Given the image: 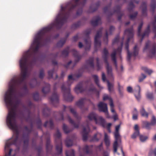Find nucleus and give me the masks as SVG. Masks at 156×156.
Returning <instances> with one entry per match:
<instances>
[{"mask_svg": "<svg viewBox=\"0 0 156 156\" xmlns=\"http://www.w3.org/2000/svg\"><path fill=\"white\" fill-rule=\"evenodd\" d=\"M55 27H45L42 28L36 34L34 39L33 43L30 48L25 52L19 61L20 66L21 69L20 76L17 79L12 80L9 84V87L13 84L14 80H18L22 77L23 72L26 73V76L23 80L19 84L16 86L15 92L17 90L20 88L22 85L23 90L26 93L28 92L27 87L25 80L27 77L28 65L29 63L32 65L36 62L37 60V55L40 47L44 46L50 41L51 36L49 35L50 32ZM57 29H60L61 27H55Z\"/></svg>", "mask_w": 156, "mask_h": 156, "instance_id": "nucleus-1", "label": "nucleus"}, {"mask_svg": "<svg viewBox=\"0 0 156 156\" xmlns=\"http://www.w3.org/2000/svg\"><path fill=\"white\" fill-rule=\"evenodd\" d=\"M124 34L125 35H127L128 36V38L127 41L125 43V49L127 50V59L129 61L130 60L131 56L132 55L135 57L138 54V51L137 49V46L136 45L133 48V51L132 54L129 52V42L130 39L133 37V27L128 28L126 30L124 31Z\"/></svg>", "mask_w": 156, "mask_h": 156, "instance_id": "nucleus-2", "label": "nucleus"}, {"mask_svg": "<svg viewBox=\"0 0 156 156\" xmlns=\"http://www.w3.org/2000/svg\"><path fill=\"white\" fill-rule=\"evenodd\" d=\"M28 115L26 119V120L27 121L29 122L30 123V129H28L27 126L24 127L25 130L28 133L27 135L25 134H23V136L24 139V147H27L28 146L29 140V134L32 131L33 127L34 121L33 119L30 117L31 112L29 110H28Z\"/></svg>", "mask_w": 156, "mask_h": 156, "instance_id": "nucleus-3", "label": "nucleus"}, {"mask_svg": "<svg viewBox=\"0 0 156 156\" xmlns=\"http://www.w3.org/2000/svg\"><path fill=\"white\" fill-rule=\"evenodd\" d=\"M75 79L73 77L72 75H69L68 77V80L67 83L68 86L66 87L65 84H63L62 85L61 88L62 92L63 93V98L64 100L68 101H72L74 98L71 94L70 93V90L69 87V82L71 80H74Z\"/></svg>", "mask_w": 156, "mask_h": 156, "instance_id": "nucleus-4", "label": "nucleus"}, {"mask_svg": "<svg viewBox=\"0 0 156 156\" xmlns=\"http://www.w3.org/2000/svg\"><path fill=\"white\" fill-rule=\"evenodd\" d=\"M74 90L75 92L77 94L81 93L85 91L94 92L96 94L98 97L99 96V91L95 88L94 84L92 83L90 84L89 87H87L84 88L83 86L82 83L80 82L76 87L74 89Z\"/></svg>", "mask_w": 156, "mask_h": 156, "instance_id": "nucleus-5", "label": "nucleus"}, {"mask_svg": "<svg viewBox=\"0 0 156 156\" xmlns=\"http://www.w3.org/2000/svg\"><path fill=\"white\" fill-rule=\"evenodd\" d=\"M67 108H68V109L69 110L70 112L73 114L74 116L78 121V122L77 123H76L73 119H72L71 118L69 115H68L67 118L70 124L73 125L74 128H78L80 124V120L81 119V117L78 115V114L76 112L75 110L72 108L70 106L67 107L66 106H64V112L65 111Z\"/></svg>", "mask_w": 156, "mask_h": 156, "instance_id": "nucleus-6", "label": "nucleus"}, {"mask_svg": "<svg viewBox=\"0 0 156 156\" xmlns=\"http://www.w3.org/2000/svg\"><path fill=\"white\" fill-rule=\"evenodd\" d=\"M147 50H148L150 57H152L154 56L156 52V43H154L152 44H151L150 41H148L146 43L144 51H145Z\"/></svg>", "mask_w": 156, "mask_h": 156, "instance_id": "nucleus-7", "label": "nucleus"}, {"mask_svg": "<svg viewBox=\"0 0 156 156\" xmlns=\"http://www.w3.org/2000/svg\"><path fill=\"white\" fill-rule=\"evenodd\" d=\"M87 117L90 120H94L96 124H99L103 127H106V124L105 119L102 117H99L97 118V115L95 113L91 112L89 114Z\"/></svg>", "mask_w": 156, "mask_h": 156, "instance_id": "nucleus-8", "label": "nucleus"}, {"mask_svg": "<svg viewBox=\"0 0 156 156\" xmlns=\"http://www.w3.org/2000/svg\"><path fill=\"white\" fill-rule=\"evenodd\" d=\"M120 126V124H119L115 126V131L114 133L115 141L113 144V147L115 153L117 151L118 143H121V138L119 132Z\"/></svg>", "mask_w": 156, "mask_h": 156, "instance_id": "nucleus-9", "label": "nucleus"}, {"mask_svg": "<svg viewBox=\"0 0 156 156\" xmlns=\"http://www.w3.org/2000/svg\"><path fill=\"white\" fill-rule=\"evenodd\" d=\"M55 137L56 149L58 154H61L62 151V142L61 139V134L59 130H57L55 134Z\"/></svg>", "mask_w": 156, "mask_h": 156, "instance_id": "nucleus-10", "label": "nucleus"}, {"mask_svg": "<svg viewBox=\"0 0 156 156\" xmlns=\"http://www.w3.org/2000/svg\"><path fill=\"white\" fill-rule=\"evenodd\" d=\"M124 37L122 38V41L121 43V46L118 47L117 49H114L112 52L111 54V56L112 60L113 62L114 65L116 69H117V65L116 58V55L117 53H121L122 51V48L123 44V41Z\"/></svg>", "mask_w": 156, "mask_h": 156, "instance_id": "nucleus-11", "label": "nucleus"}, {"mask_svg": "<svg viewBox=\"0 0 156 156\" xmlns=\"http://www.w3.org/2000/svg\"><path fill=\"white\" fill-rule=\"evenodd\" d=\"M103 28H100L97 31L94 38V49L95 51H97L98 48H100L101 45V42L99 40L101 37L102 34V31Z\"/></svg>", "mask_w": 156, "mask_h": 156, "instance_id": "nucleus-12", "label": "nucleus"}, {"mask_svg": "<svg viewBox=\"0 0 156 156\" xmlns=\"http://www.w3.org/2000/svg\"><path fill=\"white\" fill-rule=\"evenodd\" d=\"M143 25V22L141 23L139 25L137 35L138 37H141V38L140 40V42H141L143 41V38L145 36H148L150 32V25H148L144 33L141 35V29L142 28Z\"/></svg>", "mask_w": 156, "mask_h": 156, "instance_id": "nucleus-13", "label": "nucleus"}, {"mask_svg": "<svg viewBox=\"0 0 156 156\" xmlns=\"http://www.w3.org/2000/svg\"><path fill=\"white\" fill-rule=\"evenodd\" d=\"M56 85V83L55 84L53 88L54 92H53L52 96L50 98L51 103L55 106H56V105H55V104H58L59 102L58 96L57 92L55 91L56 89L55 87Z\"/></svg>", "mask_w": 156, "mask_h": 156, "instance_id": "nucleus-14", "label": "nucleus"}, {"mask_svg": "<svg viewBox=\"0 0 156 156\" xmlns=\"http://www.w3.org/2000/svg\"><path fill=\"white\" fill-rule=\"evenodd\" d=\"M91 32V29H88L85 31L84 33L86 37V38L84 39V41L87 46L85 47L86 50H89L90 47L91 41L90 40L89 35Z\"/></svg>", "mask_w": 156, "mask_h": 156, "instance_id": "nucleus-15", "label": "nucleus"}, {"mask_svg": "<svg viewBox=\"0 0 156 156\" xmlns=\"http://www.w3.org/2000/svg\"><path fill=\"white\" fill-rule=\"evenodd\" d=\"M98 106L100 112H104L107 118H110L108 110V108L106 104L102 102H100L98 104Z\"/></svg>", "mask_w": 156, "mask_h": 156, "instance_id": "nucleus-16", "label": "nucleus"}, {"mask_svg": "<svg viewBox=\"0 0 156 156\" xmlns=\"http://www.w3.org/2000/svg\"><path fill=\"white\" fill-rule=\"evenodd\" d=\"M121 7L120 5L116 6L114 8V10L112 12H111L110 14L111 15H112L114 13H116L118 15V20L120 21L123 16V13L120 11Z\"/></svg>", "mask_w": 156, "mask_h": 156, "instance_id": "nucleus-17", "label": "nucleus"}, {"mask_svg": "<svg viewBox=\"0 0 156 156\" xmlns=\"http://www.w3.org/2000/svg\"><path fill=\"white\" fill-rule=\"evenodd\" d=\"M87 124L86 127H84L82 131L83 140V141H86L87 139V135L90 131L88 121H87Z\"/></svg>", "mask_w": 156, "mask_h": 156, "instance_id": "nucleus-18", "label": "nucleus"}, {"mask_svg": "<svg viewBox=\"0 0 156 156\" xmlns=\"http://www.w3.org/2000/svg\"><path fill=\"white\" fill-rule=\"evenodd\" d=\"M101 23V19L98 16H94L91 21V23L93 26H98L99 24Z\"/></svg>", "mask_w": 156, "mask_h": 156, "instance_id": "nucleus-19", "label": "nucleus"}, {"mask_svg": "<svg viewBox=\"0 0 156 156\" xmlns=\"http://www.w3.org/2000/svg\"><path fill=\"white\" fill-rule=\"evenodd\" d=\"M71 51L73 53V56L75 58V61L76 63H77L81 59L82 56L78 55V52L75 49L72 50Z\"/></svg>", "mask_w": 156, "mask_h": 156, "instance_id": "nucleus-20", "label": "nucleus"}, {"mask_svg": "<svg viewBox=\"0 0 156 156\" xmlns=\"http://www.w3.org/2000/svg\"><path fill=\"white\" fill-rule=\"evenodd\" d=\"M106 65V69L108 76L109 77H112V69L111 66L109 65L108 62H104Z\"/></svg>", "mask_w": 156, "mask_h": 156, "instance_id": "nucleus-21", "label": "nucleus"}, {"mask_svg": "<svg viewBox=\"0 0 156 156\" xmlns=\"http://www.w3.org/2000/svg\"><path fill=\"white\" fill-rule=\"evenodd\" d=\"M86 99L85 98H81L76 103V105L80 109H82L84 107V104Z\"/></svg>", "mask_w": 156, "mask_h": 156, "instance_id": "nucleus-22", "label": "nucleus"}, {"mask_svg": "<svg viewBox=\"0 0 156 156\" xmlns=\"http://www.w3.org/2000/svg\"><path fill=\"white\" fill-rule=\"evenodd\" d=\"M69 36V34H68L66 35V37L61 39L57 44L56 46L58 47H61L65 43L67 38Z\"/></svg>", "mask_w": 156, "mask_h": 156, "instance_id": "nucleus-23", "label": "nucleus"}, {"mask_svg": "<svg viewBox=\"0 0 156 156\" xmlns=\"http://www.w3.org/2000/svg\"><path fill=\"white\" fill-rule=\"evenodd\" d=\"M139 1L137 0H132L130 1L129 5L128 8V10L129 12H131L133 9L135 7V5L133 4V3L136 4L139 3Z\"/></svg>", "mask_w": 156, "mask_h": 156, "instance_id": "nucleus-24", "label": "nucleus"}, {"mask_svg": "<svg viewBox=\"0 0 156 156\" xmlns=\"http://www.w3.org/2000/svg\"><path fill=\"white\" fill-rule=\"evenodd\" d=\"M100 5V2L98 1L95 5L90 6L89 8L90 12H93L97 10Z\"/></svg>", "mask_w": 156, "mask_h": 156, "instance_id": "nucleus-25", "label": "nucleus"}, {"mask_svg": "<svg viewBox=\"0 0 156 156\" xmlns=\"http://www.w3.org/2000/svg\"><path fill=\"white\" fill-rule=\"evenodd\" d=\"M45 85L42 90V92L44 94L48 93L50 90V85L49 84L45 83Z\"/></svg>", "mask_w": 156, "mask_h": 156, "instance_id": "nucleus-26", "label": "nucleus"}, {"mask_svg": "<svg viewBox=\"0 0 156 156\" xmlns=\"http://www.w3.org/2000/svg\"><path fill=\"white\" fill-rule=\"evenodd\" d=\"M141 7L142 9V15L143 16H146L147 10V3L145 2H142Z\"/></svg>", "mask_w": 156, "mask_h": 156, "instance_id": "nucleus-27", "label": "nucleus"}, {"mask_svg": "<svg viewBox=\"0 0 156 156\" xmlns=\"http://www.w3.org/2000/svg\"><path fill=\"white\" fill-rule=\"evenodd\" d=\"M103 55L102 56L104 59V62L107 63L108 62V50L106 48H105L103 50Z\"/></svg>", "mask_w": 156, "mask_h": 156, "instance_id": "nucleus-28", "label": "nucleus"}, {"mask_svg": "<svg viewBox=\"0 0 156 156\" xmlns=\"http://www.w3.org/2000/svg\"><path fill=\"white\" fill-rule=\"evenodd\" d=\"M50 141L49 139L47 140L46 143V149L48 153H50L52 149V146L50 144Z\"/></svg>", "mask_w": 156, "mask_h": 156, "instance_id": "nucleus-29", "label": "nucleus"}, {"mask_svg": "<svg viewBox=\"0 0 156 156\" xmlns=\"http://www.w3.org/2000/svg\"><path fill=\"white\" fill-rule=\"evenodd\" d=\"M136 87L138 90V91H135L134 92V94L135 97L136 99L139 101L140 98V87L139 85H137Z\"/></svg>", "mask_w": 156, "mask_h": 156, "instance_id": "nucleus-30", "label": "nucleus"}, {"mask_svg": "<svg viewBox=\"0 0 156 156\" xmlns=\"http://www.w3.org/2000/svg\"><path fill=\"white\" fill-rule=\"evenodd\" d=\"M92 77L94 79L95 83L97 85L98 87L102 89V87L100 86L99 84L98 77V75H92Z\"/></svg>", "mask_w": 156, "mask_h": 156, "instance_id": "nucleus-31", "label": "nucleus"}, {"mask_svg": "<svg viewBox=\"0 0 156 156\" xmlns=\"http://www.w3.org/2000/svg\"><path fill=\"white\" fill-rule=\"evenodd\" d=\"M94 58L90 57L89 59L86 61V63L91 67L94 68Z\"/></svg>", "mask_w": 156, "mask_h": 156, "instance_id": "nucleus-32", "label": "nucleus"}, {"mask_svg": "<svg viewBox=\"0 0 156 156\" xmlns=\"http://www.w3.org/2000/svg\"><path fill=\"white\" fill-rule=\"evenodd\" d=\"M50 109L46 105L45 108L43 110V114L45 116H48L50 114Z\"/></svg>", "mask_w": 156, "mask_h": 156, "instance_id": "nucleus-33", "label": "nucleus"}, {"mask_svg": "<svg viewBox=\"0 0 156 156\" xmlns=\"http://www.w3.org/2000/svg\"><path fill=\"white\" fill-rule=\"evenodd\" d=\"M83 151L84 152L87 154H91L92 153V151L90 150L89 146L87 145H86L83 147Z\"/></svg>", "mask_w": 156, "mask_h": 156, "instance_id": "nucleus-34", "label": "nucleus"}, {"mask_svg": "<svg viewBox=\"0 0 156 156\" xmlns=\"http://www.w3.org/2000/svg\"><path fill=\"white\" fill-rule=\"evenodd\" d=\"M69 47H67L65 49L62 51V56L65 57H67L69 53Z\"/></svg>", "mask_w": 156, "mask_h": 156, "instance_id": "nucleus-35", "label": "nucleus"}, {"mask_svg": "<svg viewBox=\"0 0 156 156\" xmlns=\"http://www.w3.org/2000/svg\"><path fill=\"white\" fill-rule=\"evenodd\" d=\"M105 144L107 147L109 146L110 144V141L109 136L106 133H105V137L104 139Z\"/></svg>", "mask_w": 156, "mask_h": 156, "instance_id": "nucleus-36", "label": "nucleus"}, {"mask_svg": "<svg viewBox=\"0 0 156 156\" xmlns=\"http://www.w3.org/2000/svg\"><path fill=\"white\" fill-rule=\"evenodd\" d=\"M140 112L142 116L145 117L147 118H148V114L147 112L146 111L144 107H142L140 111Z\"/></svg>", "mask_w": 156, "mask_h": 156, "instance_id": "nucleus-37", "label": "nucleus"}, {"mask_svg": "<svg viewBox=\"0 0 156 156\" xmlns=\"http://www.w3.org/2000/svg\"><path fill=\"white\" fill-rule=\"evenodd\" d=\"M48 123L49 126L50 128L51 129H53L54 127V124L52 120L51 119L50 120L49 122L48 121H46L44 124V126L46 127Z\"/></svg>", "mask_w": 156, "mask_h": 156, "instance_id": "nucleus-38", "label": "nucleus"}, {"mask_svg": "<svg viewBox=\"0 0 156 156\" xmlns=\"http://www.w3.org/2000/svg\"><path fill=\"white\" fill-rule=\"evenodd\" d=\"M81 25V23L80 21H78L73 23L71 26L72 29H75L79 27Z\"/></svg>", "mask_w": 156, "mask_h": 156, "instance_id": "nucleus-39", "label": "nucleus"}, {"mask_svg": "<svg viewBox=\"0 0 156 156\" xmlns=\"http://www.w3.org/2000/svg\"><path fill=\"white\" fill-rule=\"evenodd\" d=\"M74 151L73 150H67L66 152V156H75Z\"/></svg>", "mask_w": 156, "mask_h": 156, "instance_id": "nucleus-40", "label": "nucleus"}, {"mask_svg": "<svg viewBox=\"0 0 156 156\" xmlns=\"http://www.w3.org/2000/svg\"><path fill=\"white\" fill-rule=\"evenodd\" d=\"M156 7V2L155 0H151V7L152 12L154 13Z\"/></svg>", "mask_w": 156, "mask_h": 156, "instance_id": "nucleus-41", "label": "nucleus"}, {"mask_svg": "<svg viewBox=\"0 0 156 156\" xmlns=\"http://www.w3.org/2000/svg\"><path fill=\"white\" fill-rule=\"evenodd\" d=\"M65 144L67 147H69L72 145L73 142L71 139L67 138L65 141Z\"/></svg>", "mask_w": 156, "mask_h": 156, "instance_id": "nucleus-42", "label": "nucleus"}, {"mask_svg": "<svg viewBox=\"0 0 156 156\" xmlns=\"http://www.w3.org/2000/svg\"><path fill=\"white\" fill-rule=\"evenodd\" d=\"M62 128L64 133L66 134L69 133L72 130V129H69L65 124H63Z\"/></svg>", "mask_w": 156, "mask_h": 156, "instance_id": "nucleus-43", "label": "nucleus"}, {"mask_svg": "<svg viewBox=\"0 0 156 156\" xmlns=\"http://www.w3.org/2000/svg\"><path fill=\"white\" fill-rule=\"evenodd\" d=\"M36 124L37 126V128L39 129H41L42 126V122L39 118V116H38V117L37 119Z\"/></svg>", "mask_w": 156, "mask_h": 156, "instance_id": "nucleus-44", "label": "nucleus"}, {"mask_svg": "<svg viewBox=\"0 0 156 156\" xmlns=\"http://www.w3.org/2000/svg\"><path fill=\"white\" fill-rule=\"evenodd\" d=\"M154 22L152 23L153 25V31L154 32L155 34L154 37H156V26L155 25V22H156V15H155L154 16Z\"/></svg>", "mask_w": 156, "mask_h": 156, "instance_id": "nucleus-45", "label": "nucleus"}, {"mask_svg": "<svg viewBox=\"0 0 156 156\" xmlns=\"http://www.w3.org/2000/svg\"><path fill=\"white\" fill-rule=\"evenodd\" d=\"M138 112L136 108H134L133 112V120H136L137 119Z\"/></svg>", "mask_w": 156, "mask_h": 156, "instance_id": "nucleus-46", "label": "nucleus"}, {"mask_svg": "<svg viewBox=\"0 0 156 156\" xmlns=\"http://www.w3.org/2000/svg\"><path fill=\"white\" fill-rule=\"evenodd\" d=\"M141 69L143 70L144 72L149 75H150L153 72V71L149 69L146 67H142L141 68Z\"/></svg>", "mask_w": 156, "mask_h": 156, "instance_id": "nucleus-47", "label": "nucleus"}, {"mask_svg": "<svg viewBox=\"0 0 156 156\" xmlns=\"http://www.w3.org/2000/svg\"><path fill=\"white\" fill-rule=\"evenodd\" d=\"M107 82L108 84V89L109 92H111L113 89V85L108 80H107Z\"/></svg>", "mask_w": 156, "mask_h": 156, "instance_id": "nucleus-48", "label": "nucleus"}, {"mask_svg": "<svg viewBox=\"0 0 156 156\" xmlns=\"http://www.w3.org/2000/svg\"><path fill=\"white\" fill-rule=\"evenodd\" d=\"M33 98L36 101L39 100V94L37 92H36L34 93L33 95Z\"/></svg>", "mask_w": 156, "mask_h": 156, "instance_id": "nucleus-49", "label": "nucleus"}, {"mask_svg": "<svg viewBox=\"0 0 156 156\" xmlns=\"http://www.w3.org/2000/svg\"><path fill=\"white\" fill-rule=\"evenodd\" d=\"M44 70L43 69H41L40 71L39 77L41 79H42L44 78Z\"/></svg>", "mask_w": 156, "mask_h": 156, "instance_id": "nucleus-50", "label": "nucleus"}, {"mask_svg": "<svg viewBox=\"0 0 156 156\" xmlns=\"http://www.w3.org/2000/svg\"><path fill=\"white\" fill-rule=\"evenodd\" d=\"M54 71V69H53L52 70H49L48 72V78L50 79L52 78L53 74Z\"/></svg>", "mask_w": 156, "mask_h": 156, "instance_id": "nucleus-51", "label": "nucleus"}, {"mask_svg": "<svg viewBox=\"0 0 156 156\" xmlns=\"http://www.w3.org/2000/svg\"><path fill=\"white\" fill-rule=\"evenodd\" d=\"M147 97L150 100L153 99L154 96L152 93L148 92L146 94Z\"/></svg>", "mask_w": 156, "mask_h": 156, "instance_id": "nucleus-52", "label": "nucleus"}, {"mask_svg": "<svg viewBox=\"0 0 156 156\" xmlns=\"http://www.w3.org/2000/svg\"><path fill=\"white\" fill-rule=\"evenodd\" d=\"M148 138L146 136H144L142 135L140 136V139L141 142H144Z\"/></svg>", "mask_w": 156, "mask_h": 156, "instance_id": "nucleus-53", "label": "nucleus"}, {"mask_svg": "<svg viewBox=\"0 0 156 156\" xmlns=\"http://www.w3.org/2000/svg\"><path fill=\"white\" fill-rule=\"evenodd\" d=\"M146 75L143 73H142L141 76L139 77V81L141 82L143 80L146 78Z\"/></svg>", "mask_w": 156, "mask_h": 156, "instance_id": "nucleus-54", "label": "nucleus"}, {"mask_svg": "<svg viewBox=\"0 0 156 156\" xmlns=\"http://www.w3.org/2000/svg\"><path fill=\"white\" fill-rule=\"evenodd\" d=\"M139 131H135L133 134L132 135L131 138L133 139H135L137 136L139 135Z\"/></svg>", "mask_w": 156, "mask_h": 156, "instance_id": "nucleus-55", "label": "nucleus"}, {"mask_svg": "<svg viewBox=\"0 0 156 156\" xmlns=\"http://www.w3.org/2000/svg\"><path fill=\"white\" fill-rule=\"evenodd\" d=\"M97 65L96 66L97 68V70H99L101 69V66L99 64V59L98 58L96 59Z\"/></svg>", "mask_w": 156, "mask_h": 156, "instance_id": "nucleus-56", "label": "nucleus"}, {"mask_svg": "<svg viewBox=\"0 0 156 156\" xmlns=\"http://www.w3.org/2000/svg\"><path fill=\"white\" fill-rule=\"evenodd\" d=\"M104 41L107 44L108 41V31H106L104 37Z\"/></svg>", "mask_w": 156, "mask_h": 156, "instance_id": "nucleus-57", "label": "nucleus"}, {"mask_svg": "<svg viewBox=\"0 0 156 156\" xmlns=\"http://www.w3.org/2000/svg\"><path fill=\"white\" fill-rule=\"evenodd\" d=\"M156 122V119L154 116H153L150 123L151 125H154Z\"/></svg>", "mask_w": 156, "mask_h": 156, "instance_id": "nucleus-58", "label": "nucleus"}, {"mask_svg": "<svg viewBox=\"0 0 156 156\" xmlns=\"http://www.w3.org/2000/svg\"><path fill=\"white\" fill-rule=\"evenodd\" d=\"M137 12H136L133 14L130 15L129 16L130 19L132 20L134 19L137 16Z\"/></svg>", "mask_w": 156, "mask_h": 156, "instance_id": "nucleus-59", "label": "nucleus"}, {"mask_svg": "<svg viewBox=\"0 0 156 156\" xmlns=\"http://www.w3.org/2000/svg\"><path fill=\"white\" fill-rule=\"evenodd\" d=\"M32 82H34L35 83V84L34 85H33L32 84V83H31L30 84V86L31 87H32V88L34 87H35V86H37V85H38V84H37V81L36 79H34V80H32Z\"/></svg>", "mask_w": 156, "mask_h": 156, "instance_id": "nucleus-60", "label": "nucleus"}, {"mask_svg": "<svg viewBox=\"0 0 156 156\" xmlns=\"http://www.w3.org/2000/svg\"><path fill=\"white\" fill-rule=\"evenodd\" d=\"M97 134H95L93 137H92V139L90 140V141H98L99 140V139L97 138Z\"/></svg>", "mask_w": 156, "mask_h": 156, "instance_id": "nucleus-61", "label": "nucleus"}, {"mask_svg": "<svg viewBox=\"0 0 156 156\" xmlns=\"http://www.w3.org/2000/svg\"><path fill=\"white\" fill-rule=\"evenodd\" d=\"M118 86L119 93L121 95L122 94V90L123 89V87L120 85L119 83H118Z\"/></svg>", "mask_w": 156, "mask_h": 156, "instance_id": "nucleus-62", "label": "nucleus"}, {"mask_svg": "<svg viewBox=\"0 0 156 156\" xmlns=\"http://www.w3.org/2000/svg\"><path fill=\"white\" fill-rule=\"evenodd\" d=\"M81 70V69H80L79 71V72H78V73H77L75 75V76L77 78H79L82 76V73L80 72Z\"/></svg>", "mask_w": 156, "mask_h": 156, "instance_id": "nucleus-63", "label": "nucleus"}, {"mask_svg": "<svg viewBox=\"0 0 156 156\" xmlns=\"http://www.w3.org/2000/svg\"><path fill=\"white\" fill-rule=\"evenodd\" d=\"M144 125L147 129H149L150 127V126L151 125L150 123L148 122H145L144 123Z\"/></svg>", "mask_w": 156, "mask_h": 156, "instance_id": "nucleus-64", "label": "nucleus"}]
</instances>
